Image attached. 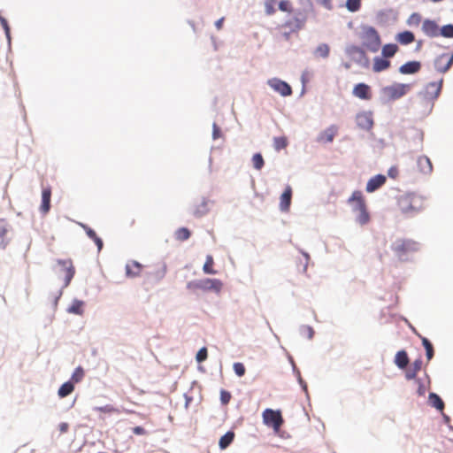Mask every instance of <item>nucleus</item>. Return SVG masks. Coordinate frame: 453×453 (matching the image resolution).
Here are the masks:
<instances>
[{"label": "nucleus", "mask_w": 453, "mask_h": 453, "mask_svg": "<svg viewBox=\"0 0 453 453\" xmlns=\"http://www.w3.org/2000/svg\"><path fill=\"white\" fill-rule=\"evenodd\" d=\"M300 8L297 9L295 15L284 21L280 25V28H284L283 36L286 40H289L290 35L298 33L304 28L310 13L314 12V5L311 0H298Z\"/></svg>", "instance_id": "nucleus-1"}, {"label": "nucleus", "mask_w": 453, "mask_h": 453, "mask_svg": "<svg viewBox=\"0 0 453 453\" xmlns=\"http://www.w3.org/2000/svg\"><path fill=\"white\" fill-rule=\"evenodd\" d=\"M397 206L402 213L411 216L423 209V199L415 194H403L397 198Z\"/></svg>", "instance_id": "nucleus-2"}, {"label": "nucleus", "mask_w": 453, "mask_h": 453, "mask_svg": "<svg viewBox=\"0 0 453 453\" xmlns=\"http://www.w3.org/2000/svg\"><path fill=\"white\" fill-rule=\"evenodd\" d=\"M358 37L362 46L371 52H376L380 48L381 41L379 33L372 27H362Z\"/></svg>", "instance_id": "nucleus-3"}, {"label": "nucleus", "mask_w": 453, "mask_h": 453, "mask_svg": "<svg viewBox=\"0 0 453 453\" xmlns=\"http://www.w3.org/2000/svg\"><path fill=\"white\" fill-rule=\"evenodd\" d=\"M188 287L189 288H193L203 291H213L215 293H219L222 289L223 283L219 279L207 278L196 282H190Z\"/></svg>", "instance_id": "nucleus-4"}, {"label": "nucleus", "mask_w": 453, "mask_h": 453, "mask_svg": "<svg viewBox=\"0 0 453 453\" xmlns=\"http://www.w3.org/2000/svg\"><path fill=\"white\" fill-rule=\"evenodd\" d=\"M58 274L63 277V286L67 287L75 274V268L71 259H58Z\"/></svg>", "instance_id": "nucleus-5"}, {"label": "nucleus", "mask_w": 453, "mask_h": 453, "mask_svg": "<svg viewBox=\"0 0 453 453\" xmlns=\"http://www.w3.org/2000/svg\"><path fill=\"white\" fill-rule=\"evenodd\" d=\"M262 416L264 423L268 426H272L275 431H279L283 424V418L280 411L265 409Z\"/></svg>", "instance_id": "nucleus-6"}, {"label": "nucleus", "mask_w": 453, "mask_h": 453, "mask_svg": "<svg viewBox=\"0 0 453 453\" xmlns=\"http://www.w3.org/2000/svg\"><path fill=\"white\" fill-rule=\"evenodd\" d=\"M392 250L398 257L402 258L406 253L416 250V243L405 240H397L392 244Z\"/></svg>", "instance_id": "nucleus-7"}, {"label": "nucleus", "mask_w": 453, "mask_h": 453, "mask_svg": "<svg viewBox=\"0 0 453 453\" xmlns=\"http://www.w3.org/2000/svg\"><path fill=\"white\" fill-rule=\"evenodd\" d=\"M268 85L282 96H289L292 95L291 87L286 82L278 78L268 80Z\"/></svg>", "instance_id": "nucleus-8"}, {"label": "nucleus", "mask_w": 453, "mask_h": 453, "mask_svg": "<svg viewBox=\"0 0 453 453\" xmlns=\"http://www.w3.org/2000/svg\"><path fill=\"white\" fill-rule=\"evenodd\" d=\"M453 64V54H441L436 58L434 67L440 73H446Z\"/></svg>", "instance_id": "nucleus-9"}, {"label": "nucleus", "mask_w": 453, "mask_h": 453, "mask_svg": "<svg viewBox=\"0 0 453 453\" xmlns=\"http://www.w3.org/2000/svg\"><path fill=\"white\" fill-rule=\"evenodd\" d=\"M357 126L364 130H371L373 127L372 114L370 111H363L356 116Z\"/></svg>", "instance_id": "nucleus-10"}, {"label": "nucleus", "mask_w": 453, "mask_h": 453, "mask_svg": "<svg viewBox=\"0 0 453 453\" xmlns=\"http://www.w3.org/2000/svg\"><path fill=\"white\" fill-rule=\"evenodd\" d=\"M348 203L352 206L354 212L364 210L366 207V203L364 196L361 191L356 190L352 193L351 196L348 199Z\"/></svg>", "instance_id": "nucleus-11"}, {"label": "nucleus", "mask_w": 453, "mask_h": 453, "mask_svg": "<svg viewBox=\"0 0 453 453\" xmlns=\"http://www.w3.org/2000/svg\"><path fill=\"white\" fill-rule=\"evenodd\" d=\"M353 95L362 100H370L372 98V91L370 86L365 83L357 84L352 91Z\"/></svg>", "instance_id": "nucleus-12"}, {"label": "nucleus", "mask_w": 453, "mask_h": 453, "mask_svg": "<svg viewBox=\"0 0 453 453\" xmlns=\"http://www.w3.org/2000/svg\"><path fill=\"white\" fill-rule=\"evenodd\" d=\"M337 132V127L333 125L319 134L318 141L322 143L332 142Z\"/></svg>", "instance_id": "nucleus-13"}, {"label": "nucleus", "mask_w": 453, "mask_h": 453, "mask_svg": "<svg viewBox=\"0 0 453 453\" xmlns=\"http://www.w3.org/2000/svg\"><path fill=\"white\" fill-rule=\"evenodd\" d=\"M422 30L426 35L430 37H436L440 35L439 27L433 20H425L422 25Z\"/></svg>", "instance_id": "nucleus-14"}, {"label": "nucleus", "mask_w": 453, "mask_h": 453, "mask_svg": "<svg viewBox=\"0 0 453 453\" xmlns=\"http://www.w3.org/2000/svg\"><path fill=\"white\" fill-rule=\"evenodd\" d=\"M386 182V177L382 174H378L371 178L366 184V191L372 193L380 188Z\"/></svg>", "instance_id": "nucleus-15"}, {"label": "nucleus", "mask_w": 453, "mask_h": 453, "mask_svg": "<svg viewBox=\"0 0 453 453\" xmlns=\"http://www.w3.org/2000/svg\"><path fill=\"white\" fill-rule=\"evenodd\" d=\"M209 211L208 201L202 199L196 202L192 207V214L196 218H201Z\"/></svg>", "instance_id": "nucleus-16"}, {"label": "nucleus", "mask_w": 453, "mask_h": 453, "mask_svg": "<svg viewBox=\"0 0 453 453\" xmlns=\"http://www.w3.org/2000/svg\"><path fill=\"white\" fill-rule=\"evenodd\" d=\"M292 188L287 186L284 192L280 196V208L282 211H288L291 204Z\"/></svg>", "instance_id": "nucleus-17"}, {"label": "nucleus", "mask_w": 453, "mask_h": 453, "mask_svg": "<svg viewBox=\"0 0 453 453\" xmlns=\"http://www.w3.org/2000/svg\"><path fill=\"white\" fill-rule=\"evenodd\" d=\"M421 69V64L418 61H410L401 65L399 72L403 74H413Z\"/></svg>", "instance_id": "nucleus-18"}, {"label": "nucleus", "mask_w": 453, "mask_h": 453, "mask_svg": "<svg viewBox=\"0 0 453 453\" xmlns=\"http://www.w3.org/2000/svg\"><path fill=\"white\" fill-rule=\"evenodd\" d=\"M50 197H51L50 188H43L42 192V204L40 207V210L43 214L48 213L50 209Z\"/></svg>", "instance_id": "nucleus-19"}, {"label": "nucleus", "mask_w": 453, "mask_h": 453, "mask_svg": "<svg viewBox=\"0 0 453 453\" xmlns=\"http://www.w3.org/2000/svg\"><path fill=\"white\" fill-rule=\"evenodd\" d=\"M418 167L423 173L428 174L433 171V165L431 160L426 156H421L418 158Z\"/></svg>", "instance_id": "nucleus-20"}, {"label": "nucleus", "mask_w": 453, "mask_h": 453, "mask_svg": "<svg viewBox=\"0 0 453 453\" xmlns=\"http://www.w3.org/2000/svg\"><path fill=\"white\" fill-rule=\"evenodd\" d=\"M142 265L137 261H131L126 265V274L127 277H137L141 274Z\"/></svg>", "instance_id": "nucleus-21"}, {"label": "nucleus", "mask_w": 453, "mask_h": 453, "mask_svg": "<svg viewBox=\"0 0 453 453\" xmlns=\"http://www.w3.org/2000/svg\"><path fill=\"white\" fill-rule=\"evenodd\" d=\"M408 86L404 84H398L388 88L390 96L393 99H398L404 96L407 92Z\"/></svg>", "instance_id": "nucleus-22"}, {"label": "nucleus", "mask_w": 453, "mask_h": 453, "mask_svg": "<svg viewBox=\"0 0 453 453\" xmlns=\"http://www.w3.org/2000/svg\"><path fill=\"white\" fill-rule=\"evenodd\" d=\"M422 367V360L417 359L415 360L411 367L405 372V378L410 380L415 379L417 373L421 370Z\"/></svg>", "instance_id": "nucleus-23"}, {"label": "nucleus", "mask_w": 453, "mask_h": 453, "mask_svg": "<svg viewBox=\"0 0 453 453\" xmlns=\"http://www.w3.org/2000/svg\"><path fill=\"white\" fill-rule=\"evenodd\" d=\"M442 79L440 80L438 82H430L426 86V93L431 96V97H438L442 86Z\"/></svg>", "instance_id": "nucleus-24"}, {"label": "nucleus", "mask_w": 453, "mask_h": 453, "mask_svg": "<svg viewBox=\"0 0 453 453\" xmlns=\"http://www.w3.org/2000/svg\"><path fill=\"white\" fill-rule=\"evenodd\" d=\"M395 363L400 369H404L409 364V357L405 350H400L395 354Z\"/></svg>", "instance_id": "nucleus-25"}, {"label": "nucleus", "mask_w": 453, "mask_h": 453, "mask_svg": "<svg viewBox=\"0 0 453 453\" xmlns=\"http://www.w3.org/2000/svg\"><path fill=\"white\" fill-rule=\"evenodd\" d=\"M390 66V61L381 58H375L373 60V66L372 70L375 73H380L382 71L387 70Z\"/></svg>", "instance_id": "nucleus-26"}, {"label": "nucleus", "mask_w": 453, "mask_h": 453, "mask_svg": "<svg viewBox=\"0 0 453 453\" xmlns=\"http://www.w3.org/2000/svg\"><path fill=\"white\" fill-rule=\"evenodd\" d=\"M396 40L401 44L406 45L414 42L415 36L411 31H403L399 33L396 36Z\"/></svg>", "instance_id": "nucleus-27"}, {"label": "nucleus", "mask_w": 453, "mask_h": 453, "mask_svg": "<svg viewBox=\"0 0 453 453\" xmlns=\"http://www.w3.org/2000/svg\"><path fill=\"white\" fill-rule=\"evenodd\" d=\"M234 433L232 431H228L226 434H225L219 441V446L221 449H226L234 441Z\"/></svg>", "instance_id": "nucleus-28"}, {"label": "nucleus", "mask_w": 453, "mask_h": 453, "mask_svg": "<svg viewBox=\"0 0 453 453\" xmlns=\"http://www.w3.org/2000/svg\"><path fill=\"white\" fill-rule=\"evenodd\" d=\"M429 403L431 406L434 407L439 411H442L444 409V403L441 398L436 395L435 393L429 394Z\"/></svg>", "instance_id": "nucleus-29"}, {"label": "nucleus", "mask_w": 453, "mask_h": 453, "mask_svg": "<svg viewBox=\"0 0 453 453\" xmlns=\"http://www.w3.org/2000/svg\"><path fill=\"white\" fill-rule=\"evenodd\" d=\"M83 306L84 302L80 300H74L70 307L67 309L68 312L77 314V315H82L83 314Z\"/></svg>", "instance_id": "nucleus-30"}, {"label": "nucleus", "mask_w": 453, "mask_h": 453, "mask_svg": "<svg viewBox=\"0 0 453 453\" xmlns=\"http://www.w3.org/2000/svg\"><path fill=\"white\" fill-rule=\"evenodd\" d=\"M74 390L73 383L71 381H67L64 383L58 389V395L61 398H64L69 395Z\"/></svg>", "instance_id": "nucleus-31"}, {"label": "nucleus", "mask_w": 453, "mask_h": 453, "mask_svg": "<svg viewBox=\"0 0 453 453\" xmlns=\"http://www.w3.org/2000/svg\"><path fill=\"white\" fill-rule=\"evenodd\" d=\"M357 213V221L360 224V225H365L367 224L369 221H370V215H369V212L367 211V208H364L361 209V211H356Z\"/></svg>", "instance_id": "nucleus-32"}, {"label": "nucleus", "mask_w": 453, "mask_h": 453, "mask_svg": "<svg viewBox=\"0 0 453 453\" xmlns=\"http://www.w3.org/2000/svg\"><path fill=\"white\" fill-rule=\"evenodd\" d=\"M214 259L211 255H208L206 257L205 263L203 265V270L207 274H216L217 271L213 269Z\"/></svg>", "instance_id": "nucleus-33"}, {"label": "nucleus", "mask_w": 453, "mask_h": 453, "mask_svg": "<svg viewBox=\"0 0 453 453\" xmlns=\"http://www.w3.org/2000/svg\"><path fill=\"white\" fill-rule=\"evenodd\" d=\"M7 234V222L4 219H0V247L4 249L6 246V242L4 241V237Z\"/></svg>", "instance_id": "nucleus-34"}, {"label": "nucleus", "mask_w": 453, "mask_h": 453, "mask_svg": "<svg viewBox=\"0 0 453 453\" xmlns=\"http://www.w3.org/2000/svg\"><path fill=\"white\" fill-rule=\"evenodd\" d=\"M329 52V46L326 43H321L316 48L314 54L316 57L326 58L328 57Z\"/></svg>", "instance_id": "nucleus-35"}, {"label": "nucleus", "mask_w": 453, "mask_h": 453, "mask_svg": "<svg viewBox=\"0 0 453 453\" xmlns=\"http://www.w3.org/2000/svg\"><path fill=\"white\" fill-rule=\"evenodd\" d=\"M278 4V0H265V12L267 15L271 16L276 12L275 6Z\"/></svg>", "instance_id": "nucleus-36"}, {"label": "nucleus", "mask_w": 453, "mask_h": 453, "mask_svg": "<svg viewBox=\"0 0 453 453\" xmlns=\"http://www.w3.org/2000/svg\"><path fill=\"white\" fill-rule=\"evenodd\" d=\"M288 144V139L285 136L274 137L273 139V146L274 149L279 151L282 149H285Z\"/></svg>", "instance_id": "nucleus-37"}, {"label": "nucleus", "mask_w": 453, "mask_h": 453, "mask_svg": "<svg viewBox=\"0 0 453 453\" xmlns=\"http://www.w3.org/2000/svg\"><path fill=\"white\" fill-rule=\"evenodd\" d=\"M190 231L187 227H180L175 232V238L178 241L183 242L190 237Z\"/></svg>", "instance_id": "nucleus-38"}, {"label": "nucleus", "mask_w": 453, "mask_h": 453, "mask_svg": "<svg viewBox=\"0 0 453 453\" xmlns=\"http://www.w3.org/2000/svg\"><path fill=\"white\" fill-rule=\"evenodd\" d=\"M398 50V47L395 44H386L382 48V55L385 58H391L393 57Z\"/></svg>", "instance_id": "nucleus-39"}, {"label": "nucleus", "mask_w": 453, "mask_h": 453, "mask_svg": "<svg viewBox=\"0 0 453 453\" xmlns=\"http://www.w3.org/2000/svg\"><path fill=\"white\" fill-rule=\"evenodd\" d=\"M422 344H423L424 348L426 349V354L427 360H431L434 357V348H433L432 343L430 342V341L428 339H426V337H423Z\"/></svg>", "instance_id": "nucleus-40"}, {"label": "nucleus", "mask_w": 453, "mask_h": 453, "mask_svg": "<svg viewBox=\"0 0 453 453\" xmlns=\"http://www.w3.org/2000/svg\"><path fill=\"white\" fill-rule=\"evenodd\" d=\"M252 164L255 169L261 170L265 165L264 158L260 153H256L252 157Z\"/></svg>", "instance_id": "nucleus-41"}, {"label": "nucleus", "mask_w": 453, "mask_h": 453, "mask_svg": "<svg viewBox=\"0 0 453 453\" xmlns=\"http://www.w3.org/2000/svg\"><path fill=\"white\" fill-rule=\"evenodd\" d=\"M279 9L281 12L291 13L293 12L292 4L289 0H281L278 3Z\"/></svg>", "instance_id": "nucleus-42"}, {"label": "nucleus", "mask_w": 453, "mask_h": 453, "mask_svg": "<svg viewBox=\"0 0 453 453\" xmlns=\"http://www.w3.org/2000/svg\"><path fill=\"white\" fill-rule=\"evenodd\" d=\"M440 35L446 38H453V25H445L440 29Z\"/></svg>", "instance_id": "nucleus-43"}, {"label": "nucleus", "mask_w": 453, "mask_h": 453, "mask_svg": "<svg viewBox=\"0 0 453 453\" xmlns=\"http://www.w3.org/2000/svg\"><path fill=\"white\" fill-rule=\"evenodd\" d=\"M83 377L84 371L81 366H79L74 370L73 373L72 374L71 380L73 382L78 383L83 379Z\"/></svg>", "instance_id": "nucleus-44"}, {"label": "nucleus", "mask_w": 453, "mask_h": 453, "mask_svg": "<svg viewBox=\"0 0 453 453\" xmlns=\"http://www.w3.org/2000/svg\"><path fill=\"white\" fill-rule=\"evenodd\" d=\"M96 411L104 412V413H119V411L111 404H106L104 406L96 407L95 409Z\"/></svg>", "instance_id": "nucleus-45"}, {"label": "nucleus", "mask_w": 453, "mask_h": 453, "mask_svg": "<svg viewBox=\"0 0 453 453\" xmlns=\"http://www.w3.org/2000/svg\"><path fill=\"white\" fill-rule=\"evenodd\" d=\"M361 6L360 0H347L346 7L350 12H357Z\"/></svg>", "instance_id": "nucleus-46"}, {"label": "nucleus", "mask_w": 453, "mask_h": 453, "mask_svg": "<svg viewBox=\"0 0 453 453\" xmlns=\"http://www.w3.org/2000/svg\"><path fill=\"white\" fill-rule=\"evenodd\" d=\"M166 273V265L165 264H160L158 265L157 268L156 269V271L153 273V274L155 275V277L158 280L162 279L165 277Z\"/></svg>", "instance_id": "nucleus-47"}, {"label": "nucleus", "mask_w": 453, "mask_h": 453, "mask_svg": "<svg viewBox=\"0 0 453 453\" xmlns=\"http://www.w3.org/2000/svg\"><path fill=\"white\" fill-rule=\"evenodd\" d=\"M234 371L235 374L239 377H242L245 374L246 369L242 363L236 362L233 365Z\"/></svg>", "instance_id": "nucleus-48"}, {"label": "nucleus", "mask_w": 453, "mask_h": 453, "mask_svg": "<svg viewBox=\"0 0 453 453\" xmlns=\"http://www.w3.org/2000/svg\"><path fill=\"white\" fill-rule=\"evenodd\" d=\"M207 357H208L207 349L205 347H203L198 350L196 358L198 363H202L207 359Z\"/></svg>", "instance_id": "nucleus-49"}, {"label": "nucleus", "mask_w": 453, "mask_h": 453, "mask_svg": "<svg viewBox=\"0 0 453 453\" xmlns=\"http://www.w3.org/2000/svg\"><path fill=\"white\" fill-rule=\"evenodd\" d=\"M81 226L82 228L85 230L87 235L91 239L93 240L94 242L98 238L96 233L91 229L89 226L84 225V224H81Z\"/></svg>", "instance_id": "nucleus-50"}, {"label": "nucleus", "mask_w": 453, "mask_h": 453, "mask_svg": "<svg viewBox=\"0 0 453 453\" xmlns=\"http://www.w3.org/2000/svg\"><path fill=\"white\" fill-rule=\"evenodd\" d=\"M421 17L418 13H412L408 19L409 25H418L420 23Z\"/></svg>", "instance_id": "nucleus-51"}, {"label": "nucleus", "mask_w": 453, "mask_h": 453, "mask_svg": "<svg viewBox=\"0 0 453 453\" xmlns=\"http://www.w3.org/2000/svg\"><path fill=\"white\" fill-rule=\"evenodd\" d=\"M231 394L228 391L221 390L220 392V401L222 404H227L231 400Z\"/></svg>", "instance_id": "nucleus-52"}, {"label": "nucleus", "mask_w": 453, "mask_h": 453, "mask_svg": "<svg viewBox=\"0 0 453 453\" xmlns=\"http://www.w3.org/2000/svg\"><path fill=\"white\" fill-rule=\"evenodd\" d=\"M348 53L349 54L357 53V54H360V55H365V52H364L363 49L358 47V46H350L348 49Z\"/></svg>", "instance_id": "nucleus-53"}, {"label": "nucleus", "mask_w": 453, "mask_h": 453, "mask_svg": "<svg viewBox=\"0 0 453 453\" xmlns=\"http://www.w3.org/2000/svg\"><path fill=\"white\" fill-rule=\"evenodd\" d=\"M416 382L418 384V395H424L426 393V387L421 383L420 380H416Z\"/></svg>", "instance_id": "nucleus-54"}, {"label": "nucleus", "mask_w": 453, "mask_h": 453, "mask_svg": "<svg viewBox=\"0 0 453 453\" xmlns=\"http://www.w3.org/2000/svg\"><path fill=\"white\" fill-rule=\"evenodd\" d=\"M332 1L333 0H319V4L328 10L333 8Z\"/></svg>", "instance_id": "nucleus-55"}, {"label": "nucleus", "mask_w": 453, "mask_h": 453, "mask_svg": "<svg viewBox=\"0 0 453 453\" xmlns=\"http://www.w3.org/2000/svg\"><path fill=\"white\" fill-rule=\"evenodd\" d=\"M213 139L216 140L220 137V130L218 127L217 124H213V133H212Z\"/></svg>", "instance_id": "nucleus-56"}, {"label": "nucleus", "mask_w": 453, "mask_h": 453, "mask_svg": "<svg viewBox=\"0 0 453 453\" xmlns=\"http://www.w3.org/2000/svg\"><path fill=\"white\" fill-rule=\"evenodd\" d=\"M398 175V169L397 167H391L389 170H388V176L393 178V179H395Z\"/></svg>", "instance_id": "nucleus-57"}, {"label": "nucleus", "mask_w": 453, "mask_h": 453, "mask_svg": "<svg viewBox=\"0 0 453 453\" xmlns=\"http://www.w3.org/2000/svg\"><path fill=\"white\" fill-rule=\"evenodd\" d=\"M133 432H134V434H138V435H142V434H145V433H146L145 429L142 426L134 427Z\"/></svg>", "instance_id": "nucleus-58"}, {"label": "nucleus", "mask_w": 453, "mask_h": 453, "mask_svg": "<svg viewBox=\"0 0 453 453\" xmlns=\"http://www.w3.org/2000/svg\"><path fill=\"white\" fill-rule=\"evenodd\" d=\"M224 20L225 19L224 18H220L219 19H218L216 22H215V27L218 30H220L223 27V23H224Z\"/></svg>", "instance_id": "nucleus-59"}, {"label": "nucleus", "mask_w": 453, "mask_h": 453, "mask_svg": "<svg viewBox=\"0 0 453 453\" xmlns=\"http://www.w3.org/2000/svg\"><path fill=\"white\" fill-rule=\"evenodd\" d=\"M68 427H69V426L67 423H61L59 425V430L61 433H66L68 430Z\"/></svg>", "instance_id": "nucleus-60"}, {"label": "nucleus", "mask_w": 453, "mask_h": 453, "mask_svg": "<svg viewBox=\"0 0 453 453\" xmlns=\"http://www.w3.org/2000/svg\"><path fill=\"white\" fill-rule=\"evenodd\" d=\"M95 243H96V245L97 246L98 250H102V248H103V245H104L102 239H101L100 237H98V238L95 241Z\"/></svg>", "instance_id": "nucleus-61"}, {"label": "nucleus", "mask_w": 453, "mask_h": 453, "mask_svg": "<svg viewBox=\"0 0 453 453\" xmlns=\"http://www.w3.org/2000/svg\"><path fill=\"white\" fill-rule=\"evenodd\" d=\"M304 257H305V263H308L309 259H310V257L308 254H304ZM306 266H307V264H305L304 265V270H306Z\"/></svg>", "instance_id": "nucleus-62"}, {"label": "nucleus", "mask_w": 453, "mask_h": 453, "mask_svg": "<svg viewBox=\"0 0 453 453\" xmlns=\"http://www.w3.org/2000/svg\"><path fill=\"white\" fill-rule=\"evenodd\" d=\"M308 334H309V337H310V338H311V337H312V335H313V330H312L311 327H309Z\"/></svg>", "instance_id": "nucleus-63"}]
</instances>
